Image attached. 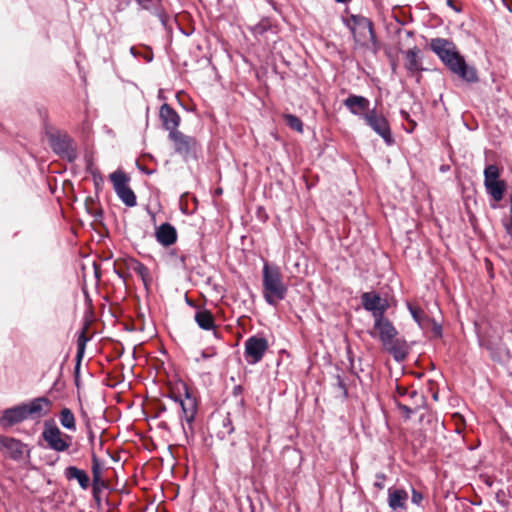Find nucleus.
I'll list each match as a JSON object with an SVG mask.
<instances>
[{
  "label": "nucleus",
  "mask_w": 512,
  "mask_h": 512,
  "mask_svg": "<svg viewBox=\"0 0 512 512\" xmlns=\"http://www.w3.org/2000/svg\"><path fill=\"white\" fill-rule=\"evenodd\" d=\"M137 4L144 10H151L153 0H135Z\"/></svg>",
  "instance_id": "obj_42"
},
{
  "label": "nucleus",
  "mask_w": 512,
  "mask_h": 512,
  "mask_svg": "<svg viewBox=\"0 0 512 512\" xmlns=\"http://www.w3.org/2000/svg\"><path fill=\"white\" fill-rule=\"evenodd\" d=\"M115 272H116V274H117L120 278L124 279V275H123L122 273H120V272H119V271H117V270H115Z\"/></svg>",
  "instance_id": "obj_63"
},
{
  "label": "nucleus",
  "mask_w": 512,
  "mask_h": 512,
  "mask_svg": "<svg viewBox=\"0 0 512 512\" xmlns=\"http://www.w3.org/2000/svg\"><path fill=\"white\" fill-rule=\"evenodd\" d=\"M407 395L409 396V398L413 399V398H415V397L419 396V393H418V391H417V390H412V391H409V390H408Z\"/></svg>",
  "instance_id": "obj_56"
},
{
  "label": "nucleus",
  "mask_w": 512,
  "mask_h": 512,
  "mask_svg": "<svg viewBox=\"0 0 512 512\" xmlns=\"http://www.w3.org/2000/svg\"><path fill=\"white\" fill-rule=\"evenodd\" d=\"M188 427H185L183 424H182V429H183V432H184V436L187 440V442L190 441V438H193V435H194V431H193V427H192V424L189 425L187 424Z\"/></svg>",
  "instance_id": "obj_40"
},
{
  "label": "nucleus",
  "mask_w": 512,
  "mask_h": 512,
  "mask_svg": "<svg viewBox=\"0 0 512 512\" xmlns=\"http://www.w3.org/2000/svg\"><path fill=\"white\" fill-rule=\"evenodd\" d=\"M374 328L378 330L379 339L383 346L389 345L398 334L393 323L384 315L374 319Z\"/></svg>",
  "instance_id": "obj_16"
},
{
  "label": "nucleus",
  "mask_w": 512,
  "mask_h": 512,
  "mask_svg": "<svg viewBox=\"0 0 512 512\" xmlns=\"http://www.w3.org/2000/svg\"><path fill=\"white\" fill-rule=\"evenodd\" d=\"M142 57L145 59L146 62H151L153 60V54L152 52L142 54Z\"/></svg>",
  "instance_id": "obj_53"
},
{
  "label": "nucleus",
  "mask_w": 512,
  "mask_h": 512,
  "mask_svg": "<svg viewBox=\"0 0 512 512\" xmlns=\"http://www.w3.org/2000/svg\"><path fill=\"white\" fill-rule=\"evenodd\" d=\"M155 236L156 240L161 245L167 247L176 242L177 230L172 224L168 222L162 223L159 227L156 228Z\"/></svg>",
  "instance_id": "obj_19"
},
{
  "label": "nucleus",
  "mask_w": 512,
  "mask_h": 512,
  "mask_svg": "<svg viewBox=\"0 0 512 512\" xmlns=\"http://www.w3.org/2000/svg\"><path fill=\"white\" fill-rule=\"evenodd\" d=\"M51 405V400L45 396L37 397L29 402L23 403L28 419H38L47 415Z\"/></svg>",
  "instance_id": "obj_12"
},
{
  "label": "nucleus",
  "mask_w": 512,
  "mask_h": 512,
  "mask_svg": "<svg viewBox=\"0 0 512 512\" xmlns=\"http://www.w3.org/2000/svg\"><path fill=\"white\" fill-rule=\"evenodd\" d=\"M420 50L417 46L409 49L405 52V68L409 72H415L420 70Z\"/></svg>",
  "instance_id": "obj_25"
},
{
  "label": "nucleus",
  "mask_w": 512,
  "mask_h": 512,
  "mask_svg": "<svg viewBox=\"0 0 512 512\" xmlns=\"http://www.w3.org/2000/svg\"><path fill=\"white\" fill-rule=\"evenodd\" d=\"M446 5L450 8H452L455 12L459 13L461 12V9L454 5L453 0H447Z\"/></svg>",
  "instance_id": "obj_49"
},
{
  "label": "nucleus",
  "mask_w": 512,
  "mask_h": 512,
  "mask_svg": "<svg viewBox=\"0 0 512 512\" xmlns=\"http://www.w3.org/2000/svg\"><path fill=\"white\" fill-rule=\"evenodd\" d=\"M396 393H397L399 396H405V395H407V393H408V389H407V388H404V387H402V386L397 385V386H396Z\"/></svg>",
  "instance_id": "obj_48"
},
{
  "label": "nucleus",
  "mask_w": 512,
  "mask_h": 512,
  "mask_svg": "<svg viewBox=\"0 0 512 512\" xmlns=\"http://www.w3.org/2000/svg\"><path fill=\"white\" fill-rule=\"evenodd\" d=\"M168 137L174 144V152L180 155L184 161L197 159L200 145L195 137L186 135L181 131L173 132Z\"/></svg>",
  "instance_id": "obj_5"
},
{
  "label": "nucleus",
  "mask_w": 512,
  "mask_h": 512,
  "mask_svg": "<svg viewBox=\"0 0 512 512\" xmlns=\"http://www.w3.org/2000/svg\"><path fill=\"white\" fill-rule=\"evenodd\" d=\"M184 388L186 399L179 403L183 414L181 419L184 420L187 424L191 425L197 412L196 400L191 396L188 388L186 386H184Z\"/></svg>",
  "instance_id": "obj_20"
},
{
  "label": "nucleus",
  "mask_w": 512,
  "mask_h": 512,
  "mask_svg": "<svg viewBox=\"0 0 512 512\" xmlns=\"http://www.w3.org/2000/svg\"><path fill=\"white\" fill-rule=\"evenodd\" d=\"M246 501H247V502H248V504H249V507H250L251 512H254V504H253V501H252L251 497H250V496H247V497H246Z\"/></svg>",
  "instance_id": "obj_57"
},
{
  "label": "nucleus",
  "mask_w": 512,
  "mask_h": 512,
  "mask_svg": "<svg viewBox=\"0 0 512 512\" xmlns=\"http://www.w3.org/2000/svg\"><path fill=\"white\" fill-rule=\"evenodd\" d=\"M351 0H335V2L337 3H342V4H346L348 2H350Z\"/></svg>",
  "instance_id": "obj_61"
},
{
  "label": "nucleus",
  "mask_w": 512,
  "mask_h": 512,
  "mask_svg": "<svg viewBox=\"0 0 512 512\" xmlns=\"http://www.w3.org/2000/svg\"><path fill=\"white\" fill-rule=\"evenodd\" d=\"M117 1H118V5H117L118 11H122L130 5V0H117Z\"/></svg>",
  "instance_id": "obj_45"
},
{
  "label": "nucleus",
  "mask_w": 512,
  "mask_h": 512,
  "mask_svg": "<svg viewBox=\"0 0 512 512\" xmlns=\"http://www.w3.org/2000/svg\"><path fill=\"white\" fill-rule=\"evenodd\" d=\"M361 303L363 308L372 313L374 319L381 317L385 314L388 303L385 299H382L376 292H364L361 295Z\"/></svg>",
  "instance_id": "obj_11"
},
{
  "label": "nucleus",
  "mask_w": 512,
  "mask_h": 512,
  "mask_svg": "<svg viewBox=\"0 0 512 512\" xmlns=\"http://www.w3.org/2000/svg\"><path fill=\"white\" fill-rule=\"evenodd\" d=\"M75 366H74V383L77 388L80 387V368H81V362L82 359H75Z\"/></svg>",
  "instance_id": "obj_37"
},
{
  "label": "nucleus",
  "mask_w": 512,
  "mask_h": 512,
  "mask_svg": "<svg viewBox=\"0 0 512 512\" xmlns=\"http://www.w3.org/2000/svg\"><path fill=\"white\" fill-rule=\"evenodd\" d=\"M400 116H401L402 120L407 121L411 125V128L409 130H407V132L408 133L413 132V130L415 129L417 124H416V122L413 119H411L409 112H407L406 110L401 109L400 110Z\"/></svg>",
  "instance_id": "obj_36"
},
{
  "label": "nucleus",
  "mask_w": 512,
  "mask_h": 512,
  "mask_svg": "<svg viewBox=\"0 0 512 512\" xmlns=\"http://www.w3.org/2000/svg\"><path fill=\"white\" fill-rule=\"evenodd\" d=\"M407 308L413 318V320L422 328L426 329V321L425 318L427 316L424 315L421 308L414 306L410 303H407Z\"/></svg>",
  "instance_id": "obj_27"
},
{
  "label": "nucleus",
  "mask_w": 512,
  "mask_h": 512,
  "mask_svg": "<svg viewBox=\"0 0 512 512\" xmlns=\"http://www.w3.org/2000/svg\"><path fill=\"white\" fill-rule=\"evenodd\" d=\"M411 492H412L411 502L418 507H423V501H424L423 494L414 488H412Z\"/></svg>",
  "instance_id": "obj_35"
},
{
  "label": "nucleus",
  "mask_w": 512,
  "mask_h": 512,
  "mask_svg": "<svg viewBox=\"0 0 512 512\" xmlns=\"http://www.w3.org/2000/svg\"><path fill=\"white\" fill-rule=\"evenodd\" d=\"M408 493L402 488L388 489V506L392 511L399 512L407 509Z\"/></svg>",
  "instance_id": "obj_17"
},
{
  "label": "nucleus",
  "mask_w": 512,
  "mask_h": 512,
  "mask_svg": "<svg viewBox=\"0 0 512 512\" xmlns=\"http://www.w3.org/2000/svg\"><path fill=\"white\" fill-rule=\"evenodd\" d=\"M94 439V434L92 431L89 432V440L92 441Z\"/></svg>",
  "instance_id": "obj_62"
},
{
  "label": "nucleus",
  "mask_w": 512,
  "mask_h": 512,
  "mask_svg": "<svg viewBox=\"0 0 512 512\" xmlns=\"http://www.w3.org/2000/svg\"><path fill=\"white\" fill-rule=\"evenodd\" d=\"M238 404H239L241 407H243V406H244V404H245V400H244V398H242V397H241V398L239 399Z\"/></svg>",
  "instance_id": "obj_60"
},
{
  "label": "nucleus",
  "mask_w": 512,
  "mask_h": 512,
  "mask_svg": "<svg viewBox=\"0 0 512 512\" xmlns=\"http://www.w3.org/2000/svg\"><path fill=\"white\" fill-rule=\"evenodd\" d=\"M271 28L270 21L268 19H262L257 24L250 27V31L254 36H262Z\"/></svg>",
  "instance_id": "obj_31"
},
{
  "label": "nucleus",
  "mask_w": 512,
  "mask_h": 512,
  "mask_svg": "<svg viewBox=\"0 0 512 512\" xmlns=\"http://www.w3.org/2000/svg\"><path fill=\"white\" fill-rule=\"evenodd\" d=\"M169 257H170V258H176V259H177V258H178V255H177V253H176V251H175V250H172V251H170V252H169Z\"/></svg>",
  "instance_id": "obj_59"
},
{
  "label": "nucleus",
  "mask_w": 512,
  "mask_h": 512,
  "mask_svg": "<svg viewBox=\"0 0 512 512\" xmlns=\"http://www.w3.org/2000/svg\"><path fill=\"white\" fill-rule=\"evenodd\" d=\"M383 347L397 362L404 361L408 355V346L404 339L394 338L389 345Z\"/></svg>",
  "instance_id": "obj_21"
},
{
  "label": "nucleus",
  "mask_w": 512,
  "mask_h": 512,
  "mask_svg": "<svg viewBox=\"0 0 512 512\" xmlns=\"http://www.w3.org/2000/svg\"><path fill=\"white\" fill-rule=\"evenodd\" d=\"M484 184L501 180L500 169L495 164H489L484 169Z\"/></svg>",
  "instance_id": "obj_28"
},
{
  "label": "nucleus",
  "mask_w": 512,
  "mask_h": 512,
  "mask_svg": "<svg viewBox=\"0 0 512 512\" xmlns=\"http://www.w3.org/2000/svg\"><path fill=\"white\" fill-rule=\"evenodd\" d=\"M212 356H213V354H208L207 352L202 351L200 354V358H196V361H200V359L206 360V359L211 358Z\"/></svg>",
  "instance_id": "obj_50"
},
{
  "label": "nucleus",
  "mask_w": 512,
  "mask_h": 512,
  "mask_svg": "<svg viewBox=\"0 0 512 512\" xmlns=\"http://www.w3.org/2000/svg\"><path fill=\"white\" fill-rule=\"evenodd\" d=\"M89 337L86 335V330L83 328L77 337V353L76 359H83L86 349V344Z\"/></svg>",
  "instance_id": "obj_29"
},
{
  "label": "nucleus",
  "mask_w": 512,
  "mask_h": 512,
  "mask_svg": "<svg viewBox=\"0 0 512 512\" xmlns=\"http://www.w3.org/2000/svg\"><path fill=\"white\" fill-rule=\"evenodd\" d=\"M347 354H348V361H349V364H350V370H351V373L357 375V373H355L353 371V367H354V359H353V355H352V352L350 349H348L347 351Z\"/></svg>",
  "instance_id": "obj_47"
},
{
  "label": "nucleus",
  "mask_w": 512,
  "mask_h": 512,
  "mask_svg": "<svg viewBox=\"0 0 512 512\" xmlns=\"http://www.w3.org/2000/svg\"><path fill=\"white\" fill-rule=\"evenodd\" d=\"M263 298L268 305L276 306L287 295V286L283 282L280 268L274 264L264 263L262 269Z\"/></svg>",
  "instance_id": "obj_2"
},
{
  "label": "nucleus",
  "mask_w": 512,
  "mask_h": 512,
  "mask_svg": "<svg viewBox=\"0 0 512 512\" xmlns=\"http://www.w3.org/2000/svg\"><path fill=\"white\" fill-rule=\"evenodd\" d=\"M344 106L349 110V112L356 116H362L363 112H368L370 101L361 95L350 94L344 101Z\"/></svg>",
  "instance_id": "obj_18"
},
{
  "label": "nucleus",
  "mask_w": 512,
  "mask_h": 512,
  "mask_svg": "<svg viewBox=\"0 0 512 512\" xmlns=\"http://www.w3.org/2000/svg\"><path fill=\"white\" fill-rule=\"evenodd\" d=\"M130 53L134 57H142V54H140L135 47L130 48Z\"/></svg>",
  "instance_id": "obj_54"
},
{
  "label": "nucleus",
  "mask_w": 512,
  "mask_h": 512,
  "mask_svg": "<svg viewBox=\"0 0 512 512\" xmlns=\"http://www.w3.org/2000/svg\"><path fill=\"white\" fill-rule=\"evenodd\" d=\"M363 119L387 146H392L395 143L388 120L382 114H378L375 108L363 114Z\"/></svg>",
  "instance_id": "obj_7"
},
{
  "label": "nucleus",
  "mask_w": 512,
  "mask_h": 512,
  "mask_svg": "<svg viewBox=\"0 0 512 512\" xmlns=\"http://www.w3.org/2000/svg\"><path fill=\"white\" fill-rule=\"evenodd\" d=\"M510 201H511V224L506 226V230H507V233L510 236H512V194H511V197H510Z\"/></svg>",
  "instance_id": "obj_51"
},
{
  "label": "nucleus",
  "mask_w": 512,
  "mask_h": 512,
  "mask_svg": "<svg viewBox=\"0 0 512 512\" xmlns=\"http://www.w3.org/2000/svg\"><path fill=\"white\" fill-rule=\"evenodd\" d=\"M502 3H503V5L508 9V11H509L510 13H512V7H511V5L508 3V1H507V0H502Z\"/></svg>",
  "instance_id": "obj_58"
},
{
  "label": "nucleus",
  "mask_w": 512,
  "mask_h": 512,
  "mask_svg": "<svg viewBox=\"0 0 512 512\" xmlns=\"http://www.w3.org/2000/svg\"><path fill=\"white\" fill-rule=\"evenodd\" d=\"M284 119H285L287 126L290 129L295 130L300 133L303 132V122L301 121V119L298 116L293 115V114H285Z\"/></svg>",
  "instance_id": "obj_30"
},
{
  "label": "nucleus",
  "mask_w": 512,
  "mask_h": 512,
  "mask_svg": "<svg viewBox=\"0 0 512 512\" xmlns=\"http://www.w3.org/2000/svg\"><path fill=\"white\" fill-rule=\"evenodd\" d=\"M60 424L63 428L69 430V431H75L76 430V422H75V416L71 409L69 408H63L60 411L59 415Z\"/></svg>",
  "instance_id": "obj_26"
},
{
  "label": "nucleus",
  "mask_w": 512,
  "mask_h": 512,
  "mask_svg": "<svg viewBox=\"0 0 512 512\" xmlns=\"http://www.w3.org/2000/svg\"><path fill=\"white\" fill-rule=\"evenodd\" d=\"M41 437L48 448L56 452L66 451L72 440V437L63 433L53 421L45 422Z\"/></svg>",
  "instance_id": "obj_4"
},
{
  "label": "nucleus",
  "mask_w": 512,
  "mask_h": 512,
  "mask_svg": "<svg viewBox=\"0 0 512 512\" xmlns=\"http://www.w3.org/2000/svg\"><path fill=\"white\" fill-rule=\"evenodd\" d=\"M169 398L172 399L174 402H177V403H180L181 401H183V399L180 396L175 395V394L170 395Z\"/></svg>",
  "instance_id": "obj_55"
},
{
  "label": "nucleus",
  "mask_w": 512,
  "mask_h": 512,
  "mask_svg": "<svg viewBox=\"0 0 512 512\" xmlns=\"http://www.w3.org/2000/svg\"><path fill=\"white\" fill-rule=\"evenodd\" d=\"M429 49L441 60L450 72L457 75L467 83H476L479 80L474 66L467 64L464 56L458 51L455 43L446 38H432Z\"/></svg>",
  "instance_id": "obj_1"
},
{
  "label": "nucleus",
  "mask_w": 512,
  "mask_h": 512,
  "mask_svg": "<svg viewBox=\"0 0 512 512\" xmlns=\"http://www.w3.org/2000/svg\"><path fill=\"white\" fill-rule=\"evenodd\" d=\"M64 476L68 481L76 480L79 486L86 490L90 484V478L86 471L76 467L68 466L64 470Z\"/></svg>",
  "instance_id": "obj_22"
},
{
  "label": "nucleus",
  "mask_w": 512,
  "mask_h": 512,
  "mask_svg": "<svg viewBox=\"0 0 512 512\" xmlns=\"http://www.w3.org/2000/svg\"><path fill=\"white\" fill-rule=\"evenodd\" d=\"M134 270L142 277H144L148 271L147 267L139 261L136 262Z\"/></svg>",
  "instance_id": "obj_41"
},
{
  "label": "nucleus",
  "mask_w": 512,
  "mask_h": 512,
  "mask_svg": "<svg viewBox=\"0 0 512 512\" xmlns=\"http://www.w3.org/2000/svg\"><path fill=\"white\" fill-rule=\"evenodd\" d=\"M426 321V328L431 327V331L433 333V336L436 338L442 337V326L440 323H438L435 319H432L430 317L425 318Z\"/></svg>",
  "instance_id": "obj_33"
},
{
  "label": "nucleus",
  "mask_w": 512,
  "mask_h": 512,
  "mask_svg": "<svg viewBox=\"0 0 512 512\" xmlns=\"http://www.w3.org/2000/svg\"><path fill=\"white\" fill-rule=\"evenodd\" d=\"M335 380H336L335 387H337L341 391L342 397L344 399H347L348 398V389L344 382V379L342 378L341 375L337 374L335 376Z\"/></svg>",
  "instance_id": "obj_34"
},
{
  "label": "nucleus",
  "mask_w": 512,
  "mask_h": 512,
  "mask_svg": "<svg viewBox=\"0 0 512 512\" xmlns=\"http://www.w3.org/2000/svg\"><path fill=\"white\" fill-rule=\"evenodd\" d=\"M155 14L158 17L161 24L165 27L168 19L166 13L163 10H156Z\"/></svg>",
  "instance_id": "obj_43"
},
{
  "label": "nucleus",
  "mask_w": 512,
  "mask_h": 512,
  "mask_svg": "<svg viewBox=\"0 0 512 512\" xmlns=\"http://www.w3.org/2000/svg\"><path fill=\"white\" fill-rule=\"evenodd\" d=\"M159 118L162 122L163 128L169 131V134L179 131L178 127L180 125L181 118L177 111L169 104L164 103L161 105L159 110Z\"/></svg>",
  "instance_id": "obj_15"
},
{
  "label": "nucleus",
  "mask_w": 512,
  "mask_h": 512,
  "mask_svg": "<svg viewBox=\"0 0 512 512\" xmlns=\"http://www.w3.org/2000/svg\"><path fill=\"white\" fill-rule=\"evenodd\" d=\"M194 320L197 323V325L203 330L209 331L215 328L214 316L207 309L197 310L194 316Z\"/></svg>",
  "instance_id": "obj_23"
},
{
  "label": "nucleus",
  "mask_w": 512,
  "mask_h": 512,
  "mask_svg": "<svg viewBox=\"0 0 512 512\" xmlns=\"http://www.w3.org/2000/svg\"><path fill=\"white\" fill-rule=\"evenodd\" d=\"M243 390H244V389H243V387H242L241 385H236V386H234V387H233L232 395H233L234 397H239V396H241V395H242Z\"/></svg>",
  "instance_id": "obj_46"
},
{
  "label": "nucleus",
  "mask_w": 512,
  "mask_h": 512,
  "mask_svg": "<svg viewBox=\"0 0 512 512\" xmlns=\"http://www.w3.org/2000/svg\"><path fill=\"white\" fill-rule=\"evenodd\" d=\"M395 404L399 410H401L405 414L406 419H410L412 414H414V410L411 409L409 406L400 403L399 401H395Z\"/></svg>",
  "instance_id": "obj_38"
},
{
  "label": "nucleus",
  "mask_w": 512,
  "mask_h": 512,
  "mask_svg": "<svg viewBox=\"0 0 512 512\" xmlns=\"http://www.w3.org/2000/svg\"><path fill=\"white\" fill-rule=\"evenodd\" d=\"M268 347V341L264 337L253 335L247 338L244 343V354L247 362L251 365L260 362Z\"/></svg>",
  "instance_id": "obj_10"
},
{
  "label": "nucleus",
  "mask_w": 512,
  "mask_h": 512,
  "mask_svg": "<svg viewBox=\"0 0 512 512\" xmlns=\"http://www.w3.org/2000/svg\"><path fill=\"white\" fill-rule=\"evenodd\" d=\"M177 260L179 261L177 266H180V267L184 268L185 267L186 256L185 255H180V256H178Z\"/></svg>",
  "instance_id": "obj_52"
},
{
  "label": "nucleus",
  "mask_w": 512,
  "mask_h": 512,
  "mask_svg": "<svg viewBox=\"0 0 512 512\" xmlns=\"http://www.w3.org/2000/svg\"><path fill=\"white\" fill-rule=\"evenodd\" d=\"M487 194L496 202L503 199L506 191V182L504 180H498L484 184Z\"/></svg>",
  "instance_id": "obj_24"
},
{
  "label": "nucleus",
  "mask_w": 512,
  "mask_h": 512,
  "mask_svg": "<svg viewBox=\"0 0 512 512\" xmlns=\"http://www.w3.org/2000/svg\"><path fill=\"white\" fill-rule=\"evenodd\" d=\"M0 451H5L10 459L18 462L30 458L28 445L14 437L0 435Z\"/></svg>",
  "instance_id": "obj_9"
},
{
  "label": "nucleus",
  "mask_w": 512,
  "mask_h": 512,
  "mask_svg": "<svg viewBox=\"0 0 512 512\" xmlns=\"http://www.w3.org/2000/svg\"><path fill=\"white\" fill-rule=\"evenodd\" d=\"M344 24L352 32L355 42L359 45H366L368 38L373 44H376L373 22L369 18L351 14L349 18L344 19Z\"/></svg>",
  "instance_id": "obj_3"
},
{
  "label": "nucleus",
  "mask_w": 512,
  "mask_h": 512,
  "mask_svg": "<svg viewBox=\"0 0 512 512\" xmlns=\"http://www.w3.org/2000/svg\"><path fill=\"white\" fill-rule=\"evenodd\" d=\"M222 428L223 430L218 432V437L220 439H225L226 435L232 434L235 430L229 413L222 421Z\"/></svg>",
  "instance_id": "obj_32"
},
{
  "label": "nucleus",
  "mask_w": 512,
  "mask_h": 512,
  "mask_svg": "<svg viewBox=\"0 0 512 512\" xmlns=\"http://www.w3.org/2000/svg\"><path fill=\"white\" fill-rule=\"evenodd\" d=\"M113 184L114 191L119 199L127 206L134 207L137 204V198L134 191L129 186L130 178L125 172L118 169L109 175Z\"/></svg>",
  "instance_id": "obj_6"
},
{
  "label": "nucleus",
  "mask_w": 512,
  "mask_h": 512,
  "mask_svg": "<svg viewBox=\"0 0 512 512\" xmlns=\"http://www.w3.org/2000/svg\"><path fill=\"white\" fill-rule=\"evenodd\" d=\"M48 140L52 150L62 158L72 162L76 159V150L72 138L60 131L48 133Z\"/></svg>",
  "instance_id": "obj_8"
},
{
  "label": "nucleus",
  "mask_w": 512,
  "mask_h": 512,
  "mask_svg": "<svg viewBox=\"0 0 512 512\" xmlns=\"http://www.w3.org/2000/svg\"><path fill=\"white\" fill-rule=\"evenodd\" d=\"M160 427L163 428V429H166L167 428V424L166 423H161Z\"/></svg>",
  "instance_id": "obj_64"
},
{
  "label": "nucleus",
  "mask_w": 512,
  "mask_h": 512,
  "mask_svg": "<svg viewBox=\"0 0 512 512\" xmlns=\"http://www.w3.org/2000/svg\"><path fill=\"white\" fill-rule=\"evenodd\" d=\"M92 496L94 500L99 504L101 502V491L108 488L107 483L102 479L101 472L102 466L99 458L95 453H92Z\"/></svg>",
  "instance_id": "obj_14"
},
{
  "label": "nucleus",
  "mask_w": 512,
  "mask_h": 512,
  "mask_svg": "<svg viewBox=\"0 0 512 512\" xmlns=\"http://www.w3.org/2000/svg\"><path fill=\"white\" fill-rule=\"evenodd\" d=\"M86 169L90 174H92L94 178H96V176L100 177L99 171L96 168H94L93 163L91 161L87 163Z\"/></svg>",
  "instance_id": "obj_44"
},
{
  "label": "nucleus",
  "mask_w": 512,
  "mask_h": 512,
  "mask_svg": "<svg viewBox=\"0 0 512 512\" xmlns=\"http://www.w3.org/2000/svg\"><path fill=\"white\" fill-rule=\"evenodd\" d=\"M27 419L28 418L25 412V406H23V403H21L2 411L0 416V426L4 429H8Z\"/></svg>",
  "instance_id": "obj_13"
},
{
  "label": "nucleus",
  "mask_w": 512,
  "mask_h": 512,
  "mask_svg": "<svg viewBox=\"0 0 512 512\" xmlns=\"http://www.w3.org/2000/svg\"><path fill=\"white\" fill-rule=\"evenodd\" d=\"M386 479V475L382 472H379L376 474V481L374 482V486L379 489V490H382L384 488V481Z\"/></svg>",
  "instance_id": "obj_39"
}]
</instances>
